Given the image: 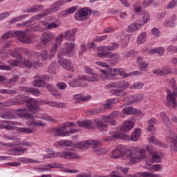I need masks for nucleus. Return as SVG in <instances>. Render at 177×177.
<instances>
[{
	"label": "nucleus",
	"mask_w": 177,
	"mask_h": 177,
	"mask_svg": "<svg viewBox=\"0 0 177 177\" xmlns=\"http://www.w3.org/2000/svg\"><path fill=\"white\" fill-rule=\"evenodd\" d=\"M122 160H129V164L133 165L137 162H140L142 160L146 158V149H140L138 147H131V150H126L122 153V150L115 149L112 151V158Z\"/></svg>",
	"instance_id": "f257e3e1"
},
{
	"label": "nucleus",
	"mask_w": 177,
	"mask_h": 177,
	"mask_svg": "<svg viewBox=\"0 0 177 177\" xmlns=\"http://www.w3.org/2000/svg\"><path fill=\"white\" fill-rule=\"evenodd\" d=\"M20 118H25L27 120L26 124L28 127H45L46 124L44 122L35 121V116L32 113H28V110L26 109H18V111L11 110L7 111L3 113H0L1 118L6 120H13L17 118V115Z\"/></svg>",
	"instance_id": "f03ea898"
},
{
	"label": "nucleus",
	"mask_w": 177,
	"mask_h": 177,
	"mask_svg": "<svg viewBox=\"0 0 177 177\" xmlns=\"http://www.w3.org/2000/svg\"><path fill=\"white\" fill-rule=\"evenodd\" d=\"M119 46L120 45H118L117 43H111L109 46H104L103 47V51L102 53H99L97 56L101 59H106L109 57V62L111 64H115L117 62L121 60L120 55L118 54H114L110 51L106 50H115V49H118Z\"/></svg>",
	"instance_id": "7ed1b4c3"
},
{
	"label": "nucleus",
	"mask_w": 177,
	"mask_h": 177,
	"mask_svg": "<svg viewBox=\"0 0 177 177\" xmlns=\"http://www.w3.org/2000/svg\"><path fill=\"white\" fill-rule=\"evenodd\" d=\"M86 145L88 146H91V149L93 151V153L94 154H96V156H103V154H106V150L104 149H102V147L100 145V141H97L96 140H86L85 142H79L77 144H75L73 145V147L75 149H86Z\"/></svg>",
	"instance_id": "20e7f679"
},
{
	"label": "nucleus",
	"mask_w": 177,
	"mask_h": 177,
	"mask_svg": "<svg viewBox=\"0 0 177 177\" xmlns=\"http://www.w3.org/2000/svg\"><path fill=\"white\" fill-rule=\"evenodd\" d=\"M17 122H13L10 120H3L1 122V126L0 129H6V131H14L17 129L18 133H32V129L28 127H16Z\"/></svg>",
	"instance_id": "39448f33"
},
{
	"label": "nucleus",
	"mask_w": 177,
	"mask_h": 177,
	"mask_svg": "<svg viewBox=\"0 0 177 177\" xmlns=\"http://www.w3.org/2000/svg\"><path fill=\"white\" fill-rule=\"evenodd\" d=\"M171 87L172 91L167 90L166 106L169 109H175V107H177V87L174 84H173Z\"/></svg>",
	"instance_id": "423d86ee"
},
{
	"label": "nucleus",
	"mask_w": 177,
	"mask_h": 177,
	"mask_svg": "<svg viewBox=\"0 0 177 177\" xmlns=\"http://www.w3.org/2000/svg\"><path fill=\"white\" fill-rule=\"evenodd\" d=\"M59 156L60 158H66L67 160H77L78 158H81V157H80L77 154L70 151H65L62 153L52 152L45 155L44 158H55V157H57Z\"/></svg>",
	"instance_id": "0eeeda50"
},
{
	"label": "nucleus",
	"mask_w": 177,
	"mask_h": 177,
	"mask_svg": "<svg viewBox=\"0 0 177 177\" xmlns=\"http://www.w3.org/2000/svg\"><path fill=\"white\" fill-rule=\"evenodd\" d=\"M55 39V35L52 32H46L42 35L40 42L36 46L37 49H44L50 45L52 39Z\"/></svg>",
	"instance_id": "6e6552de"
},
{
	"label": "nucleus",
	"mask_w": 177,
	"mask_h": 177,
	"mask_svg": "<svg viewBox=\"0 0 177 177\" xmlns=\"http://www.w3.org/2000/svg\"><path fill=\"white\" fill-rule=\"evenodd\" d=\"M74 46H75V42H66L64 44L62 48L60 49L58 55L59 56H67L71 57L73 56V50H74Z\"/></svg>",
	"instance_id": "1a4fd4ad"
},
{
	"label": "nucleus",
	"mask_w": 177,
	"mask_h": 177,
	"mask_svg": "<svg viewBox=\"0 0 177 177\" xmlns=\"http://www.w3.org/2000/svg\"><path fill=\"white\" fill-rule=\"evenodd\" d=\"M24 102L28 103V109L32 113H38L41 110V107H39L40 103L38 100H34L31 97H25Z\"/></svg>",
	"instance_id": "9d476101"
},
{
	"label": "nucleus",
	"mask_w": 177,
	"mask_h": 177,
	"mask_svg": "<svg viewBox=\"0 0 177 177\" xmlns=\"http://www.w3.org/2000/svg\"><path fill=\"white\" fill-rule=\"evenodd\" d=\"M86 81V76L83 75L82 76H79L76 79H73L68 82L69 86L72 88H77L78 86H86V84L85 82Z\"/></svg>",
	"instance_id": "9b49d317"
},
{
	"label": "nucleus",
	"mask_w": 177,
	"mask_h": 177,
	"mask_svg": "<svg viewBox=\"0 0 177 177\" xmlns=\"http://www.w3.org/2000/svg\"><path fill=\"white\" fill-rule=\"evenodd\" d=\"M88 12H89V13L92 12L91 8H87L80 9L76 14H75V19L79 21H85V20H88V19H89Z\"/></svg>",
	"instance_id": "f8f14e48"
},
{
	"label": "nucleus",
	"mask_w": 177,
	"mask_h": 177,
	"mask_svg": "<svg viewBox=\"0 0 177 177\" xmlns=\"http://www.w3.org/2000/svg\"><path fill=\"white\" fill-rule=\"evenodd\" d=\"M57 57L58 63L62 68L67 70V71H74V67L70 60L64 59L63 58V56H59V55H57Z\"/></svg>",
	"instance_id": "ddd939ff"
},
{
	"label": "nucleus",
	"mask_w": 177,
	"mask_h": 177,
	"mask_svg": "<svg viewBox=\"0 0 177 177\" xmlns=\"http://www.w3.org/2000/svg\"><path fill=\"white\" fill-rule=\"evenodd\" d=\"M21 63L27 68H37L38 67V62L31 59H21Z\"/></svg>",
	"instance_id": "4468645a"
},
{
	"label": "nucleus",
	"mask_w": 177,
	"mask_h": 177,
	"mask_svg": "<svg viewBox=\"0 0 177 177\" xmlns=\"http://www.w3.org/2000/svg\"><path fill=\"white\" fill-rule=\"evenodd\" d=\"M109 86H110V88H121L122 89H127V88H129V83L125 80H120L109 84Z\"/></svg>",
	"instance_id": "2eb2a0df"
},
{
	"label": "nucleus",
	"mask_w": 177,
	"mask_h": 177,
	"mask_svg": "<svg viewBox=\"0 0 177 177\" xmlns=\"http://www.w3.org/2000/svg\"><path fill=\"white\" fill-rule=\"evenodd\" d=\"M77 31H78L77 28L65 31L64 33V38H65V39H68V41H72V42H75V32H77Z\"/></svg>",
	"instance_id": "dca6fc26"
},
{
	"label": "nucleus",
	"mask_w": 177,
	"mask_h": 177,
	"mask_svg": "<svg viewBox=\"0 0 177 177\" xmlns=\"http://www.w3.org/2000/svg\"><path fill=\"white\" fill-rule=\"evenodd\" d=\"M94 122H95V127L97 128V129H99V131H100V132H104L107 131V127H109V124H107V123H106V122L103 120V118H102V120H100L99 119H95Z\"/></svg>",
	"instance_id": "f3484780"
},
{
	"label": "nucleus",
	"mask_w": 177,
	"mask_h": 177,
	"mask_svg": "<svg viewBox=\"0 0 177 177\" xmlns=\"http://www.w3.org/2000/svg\"><path fill=\"white\" fill-rule=\"evenodd\" d=\"M127 177H162L160 174H153L149 172H140V173H136L134 175L129 174L127 175Z\"/></svg>",
	"instance_id": "a211bd4d"
},
{
	"label": "nucleus",
	"mask_w": 177,
	"mask_h": 177,
	"mask_svg": "<svg viewBox=\"0 0 177 177\" xmlns=\"http://www.w3.org/2000/svg\"><path fill=\"white\" fill-rule=\"evenodd\" d=\"M56 133L58 136H68L67 134V124H62L56 129Z\"/></svg>",
	"instance_id": "6ab92c4d"
},
{
	"label": "nucleus",
	"mask_w": 177,
	"mask_h": 177,
	"mask_svg": "<svg viewBox=\"0 0 177 177\" xmlns=\"http://www.w3.org/2000/svg\"><path fill=\"white\" fill-rule=\"evenodd\" d=\"M10 151L13 153V156H21V154H24L27 151V148L14 147L10 149Z\"/></svg>",
	"instance_id": "aec40b11"
},
{
	"label": "nucleus",
	"mask_w": 177,
	"mask_h": 177,
	"mask_svg": "<svg viewBox=\"0 0 177 177\" xmlns=\"http://www.w3.org/2000/svg\"><path fill=\"white\" fill-rule=\"evenodd\" d=\"M133 128V123L129 120L124 122L120 128L122 132H129Z\"/></svg>",
	"instance_id": "412c9836"
},
{
	"label": "nucleus",
	"mask_w": 177,
	"mask_h": 177,
	"mask_svg": "<svg viewBox=\"0 0 177 177\" xmlns=\"http://www.w3.org/2000/svg\"><path fill=\"white\" fill-rule=\"evenodd\" d=\"M54 56H55V54L49 55V52H48V50H43L40 53V59L42 62H46V60H48V59H49V60H50V59H53Z\"/></svg>",
	"instance_id": "4be33fe9"
},
{
	"label": "nucleus",
	"mask_w": 177,
	"mask_h": 177,
	"mask_svg": "<svg viewBox=\"0 0 177 177\" xmlns=\"http://www.w3.org/2000/svg\"><path fill=\"white\" fill-rule=\"evenodd\" d=\"M160 117L163 124H165L167 128H172V123H171V120H169V118H168V116H167V113H165V112H161Z\"/></svg>",
	"instance_id": "5701e85b"
},
{
	"label": "nucleus",
	"mask_w": 177,
	"mask_h": 177,
	"mask_svg": "<svg viewBox=\"0 0 177 177\" xmlns=\"http://www.w3.org/2000/svg\"><path fill=\"white\" fill-rule=\"evenodd\" d=\"M45 6L44 5H34L28 8L26 12L28 13H34V12H40V10H43Z\"/></svg>",
	"instance_id": "b1692460"
},
{
	"label": "nucleus",
	"mask_w": 177,
	"mask_h": 177,
	"mask_svg": "<svg viewBox=\"0 0 177 177\" xmlns=\"http://www.w3.org/2000/svg\"><path fill=\"white\" fill-rule=\"evenodd\" d=\"M33 85L39 88L44 87L45 86V81L42 80L39 76H35Z\"/></svg>",
	"instance_id": "393cba45"
},
{
	"label": "nucleus",
	"mask_w": 177,
	"mask_h": 177,
	"mask_svg": "<svg viewBox=\"0 0 177 177\" xmlns=\"http://www.w3.org/2000/svg\"><path fill=\"white\" fill-rule=\"evenodd\" d=\"M77 124L79 127L82 128H86L89 129L92 127V121L91 120H84V121H77Z\"/></svg>",
	"instance_id": "a878e982"
},
{
	"label": "nucleus",
	"mask_w": 177,
	"mask_h": 177,
	"mask_svg": "<svg viewBox=\"0 0 177 177\" xmlns=\"http://www.w3.org/2000/svg\"><path fill=\"white\" fill-rule=\"evenodd\" d=\"M140 131L141 130L139 129H136L134 132L130 136L131 140H133V142H136V140L140 138V135L142 133Z\"/></svg>",
	"instance_id": "bb28decb"
},
{
	"label": "nucleus",
	"mask_w": 177,
	"mask_h": 177,
	"mask_svg": "<svg viewBox=\"0 0 177 177\" xmlns=\"http://www.w3.org/2000/svg\"><path fill=\"white\" fill-rule=\"evenodd\" d=\"M170 151L171 153H176L177 151V136L171 138Z\"/></svg>",
	"instance_id": "cd10ccee"
},
{
	"label": "nucleus",
	"mask_w": 177,
	"mask_h": 177,
	"mask_svg": "<svg viewBox=\"0 0 177 177\" xmlns=\"http://www.w3.org/2000/svg\"><path fill=\"white\" fill-rule=\"evenodd\" d=\"M48 104L50 107H57V109H64L65 107H67V104L64 102H48Z\"/></svg>",
	"instance_id": "c85d7f7f"
},
{
	"label": "nucleus",
	"mask_w": 177,
	"mask_h": 177,
	"mask_svg": "<svg viewBox=\"0 0 177 177\" xmlns=\"http://www.w3.org/2000/svg\"><path fill=\"white\" fill-rule=\"evenodd\" d=\"M17 161H19V162H23L24 164H34L37 162L34 159H31L26 157L19 158L17 159Z\"/></svg>",
	"instance_id": "c756f323"
},
{
	"label": "nucleus",
	"mask_w": 177,
	"mask_h": 177,
	"mask_svg": "<svg viewBox=\"0 0 177 177\" xmlns=\"http://www.w3.org/2000/svg\"><path fill=\"white\" fill-rule=\"evenodd\" d=\"M137 61L138 62V67L140 68H147V67L149 66V63L143 60V57H138Z\"/></svg>",
	"instance_id": "7c9ffc66"
},
{
	"label": "nucleus",
	"mask_w": 177,
	"mask_h": 177,
	"mask_svg": "<svg viewBox=\"0 0 177 177\" xmlns=\"http://www.w3.org/2000/svg\"><path fill=\"white\" fill-rule=\"evenodd\" d=\"M111 93H113V95H115V96H125L127 93L125 91L120 88H113L111 90Z\"/></svg>",
	"instance_id": "2f4dec72"
},
{
	"label": "nucleus",
	"mask_w": 177,
	"mask_h": 177,
	"mask_svg": "<svg viewBox=\"0 0 177 177\" xmlns=\"http://www.w3.org/2000/svg\"><path fill=\"white\" fill-rule=\"evenodd\" d=\"M23 103L21 101H19V100H8L5 102L4 106H15L17 104H22Z\"/></svg>",
	"instance_id": "473e14b6"
},
{
	"label": "nucleus",
	"mask_w": 177,
	"mask_h": 177,
	"mask_svg": "<svg viewBox=\"0 0 177 177\" xmlns=\"http://www.w3.org/2000/svg\"><path fill=\"white\" fill-rule=\"evenodd\" d=\"M124 102H127V104H133L136 103V95H130L124 98Z\"/></svg>",
	"instance_id": "72a5a7b5"
},
{
	"label": "nucleus",
	"mask_w": 177,
	"mask_h": 177,
	"mask_svg": "<svg viewBox=\"0 0 177 177\" xmlns=\"http://www.w3.org/2000/svg\"><path fill=\"white\" fill-rule=\"evenodd\" d=\"M122 111L124 114H136L138 113V110L133 107H125Z\"/></svg>",
	"instance_id": "f704fd0d"
},
{
	"label": "nucleus",
	"mask_w": 177,
	"mask_h": 177,
	"mask_svg": "<svg viewBox=\"0 0 177 177\" xmlns=\"http://www.w3.org/2000/svg\"><path fill=\"white\" fill-rule=\"evenodd\" d=\"M15 146H27L28 147H32V146H34V143L27 142L26 140H22V141H18L15 144Z\"/></svg>",
	"instance_id": "c9c22d12"
},
{
	"label": "nucleus",
	"mask_w": 177,
	"mask_h": 177,
	"mask_svg": "<svg viewBox=\"0 0 177 177\" xmlns=\"http://www.w3.org/2000/svg\"><path fill=\"white\" fill-rule=\"evenodd\" d=\"M86 81H88V82H100V79L96 75H91V76L86 77Z\"/></svg>",
	"instance_id": "e433bc0d"
},
{
	"label": "nucleus",
	"mask_w": 177,
	"mask_h": 177,
	"mask_svg": "<svg viewBox=\"0 0 177 177\" xmlns=\"http://www.w3.org/2000/svg\"><path fill=\"white\" fill-rule=\"evenodd\" d=\"M26 92H29V93H32L35 96H40L41 95V92H39V90L34 88H26Z\"/></svg>",
	"instance_id": "4c0bfd02"
},
{
	"label": "nucleus",
	"mask_w": 177,
	"mask_h": 177,
	"mask_svg": "<svg viewBox=\"0 0 177 177\" xmlns=\"http://www.w3.org/2000/svg\"><path fill=\"white\" fill-rule=\"evenodd\" d=\"M120 136L118 134H113L112 136L105 137L102 138L103 142H106V143H109V142H111L113 139H119Z\"/></svg>",
	"instance_id": "58836bf2"
},
{
	"label": "nucleus",
	"mask_w": 177,
	"mask_h": 177,
	"mask_svg": "<svg viewBox=\"0 0 177 177\" xmlns=\"http://www.w3.org/2000/svg\"><path fill=\"white\" fill-rule=\"evenodd\" d=\"M146 39H147L146 33H141L137 39V43L139 44H143V42H146Z\"/></svg>",
	"instance_id": "ea45409f"
},
{
	"label": "nucleus",
	"mask_w": 177,
	"mask_h": 177,
	"mask_svg": "<svg viewBox=\"0 0 177 177\" xmlns=\"http://www.w3.org/2000/svg\"><path fill=\"white\" fill-rule=\"evenodd\" d=\"M118 103V100L117 99H112L107 101V102L104 104V109L106 110L107 109H110L111 107V104Z\"/></svg>",
	"instance_id": "a19ab883"
},
{
	"label": "nucleus",
	"mask_w": 177,
	"mask_h": 177,
	"mask_svg": "<svg viewBox=\"0 0 177 177\" xmlns=\"http://www.w3.org/2000/svg\"><path fill=\"white\" fill-rule=\"evenodd\" d=\"M165 52V49L162 47H159L151 50V53H158L159 56H162Z\"/></svg>",
	"instance_id": "79ce46f5"
},
{
	"label": "nucleus",
	"mask_w": 177,
	"mask_h": 177,
	"mask_svg": "<svg viewBox=\"0 0 177 177\" xmlns=\"http://www.w3.org/2000/svg\"><path fill=\"white\" fill-rule=\"evenodd\" d=\"M175 21H176V15H174L171 17L169 20L167 21L166 24L170 27H174L175 26Z\"/></svg>",
	"instance_id": "37998d69"
},
{
	"label": "nucleus",
	"mask_w": 177,
	"mask_h": 177,
	"mask_svg": "<svg viewBox=\"0 0 177 177\" xmlns=\"http://www.w3.org/2000/svg\"><path fill=\"white\" fill-rule=\"evenodd\" d=\"M56 87L59 91H64L65 89H67V84L64 82H58L56 84Z\"/></svg>",
	"instance_id": "c03bdc74"
},
{
	"label": "nucleus",
	"mask_w": 177,
	"mask_h": 177,
	"mask_svg": "<svg viewBox=\"0 0 177 177\" xmlns=\"http://www.w3.org/2000/svg\"><path fill=\"white\" fill-rule=\"evenodd\" d=\"M151 162H161V157L156 152L151 155Z\"/></svg>",
	"instance_id": "a18cd8bd"
},
{
	"label": "nucleus",
	"mask_w": 177,
	"mask_h": 177,
	"mask_svg": "<svg viewBox=\"0 0 177 177\" xmlns=\"http://www.w3.org/2000/svg\"><path fill=\"white\" fill-rule=\"evenodd\" d=\"M57 143L59 146H66V147H71V146H73V142H71V141L69 140L58 141L57 142Z\"/></svg>",
	"instance_id": "49530a36"
},
{
	"label": "nucleus",
	"mask_w": 177,
	"mask_h": 177,
	"mask_svg": "<svg viewBox=\"0 0 177 177\" xmlns=\"http://www.w3.org/2000/svg\"><path fill=\"white\" fill-rule=\"evenodd\" d=\"M0 93L3 95H15L16 91L12 89H0Z\"/></svg>",
	"instance_id": "de8ad7c7"
},
{
	"label": "nucleus",
	"mask_w": 177,
	"mask_h": 177,
	"mask_svg": "<svg viewBox=\"0 0 177 177\" xmlns=\"http://www.w3.org/2000/svg\"><path fill=\"white\" fill-rule=\"evenodd\" d=\"M138 55V51L136 50H131L128 53H124V57H131L133 56H136Z\"/></svg>",
	"instance_id": "09e8293b"
},
{
	"label": "nucleus",
	"mask_w": 177,
	"mask_h": 177,
	"mask_svg": "<svg viewBox=\"0 0 177 177\" xmlns=\"http://www.w3.org/2000/svg\"><path fill=\"white\" fill-rule=\"evenodd\" d=\"M103 111L102 108H97L95 109H91L88 111V113L90 115H95V114H99Z\"/></svg>",
	"instance_id": "8fccbe9b"
},
{
	"label": "nucleus",
	"mask_w": 177,
	"mask_h": 177,
	"mask_svg": "<svg viewBox=\"0 0 177 177\" xmlns=\"http://www.w3.org/2000/svg\"><path fill=\"white\" fill-rule=\"evenodd\" d=\"M19 41H21V42H23L24 44H31V38L26 36V35L19 38Z\"/></svg>",
	"instance_id": "3c124183"
},
{
	"label": "nucleus",
	"mask_w": 177,
	"mask_h": 177,
	"mask_svg": "<svg viewBox=\"0 0 177 177\" xmlns=\"http://www.w3.org/2000/svg\"><path fill=\"white\" fill-rule=\"evenodd\" d=\"M144 85L142 82L135 83L130 86V89H140L143 88Z\"/></svg>",
	"instance_id": "603ef678"
},
{
	"label": "nucleus",
	"mask_w": 177,
	"mask_h": 177,
	"mask_svg": "<svg viewBox=\"0 0 177 177\" xmlns=\"http://www.w3.org/2000/svg\"><path fill=\"white\" fill-rule=\"evenodd\" d=\"M103 121L106 123L109 122V125H117V121L114 119H107L106 116L103 117Z\"/></svg>",
	"instance_id": "864d4df0"
},
{
	"label": "nucleus",
	"mask_w": 177,
	"mask_h": 177,
	"mask_svg": "<svg viewBox=\"0 0 177 177\" xmlns=\"http://www.w3.org/2000/svg\"><path fill=\"white\" fill-rule=\"evenodd\" d=\"M120 113L118 111H113L109 115L106 116L108 120H114V118H118Z\"/></svg>",
	"instance_id": "5fc2aeb1"
},
{
	"label": "nucleus",
	"mask_w": 177,
	"mask_h": 177,
	"mask_svg": "<svg viewBox=\"0 0 177 177\" xmlns=\"http://www.w3.org/2000/svg\"><path fill=\"white\" fill-rule=\"evenodd\" d=\"M12 37H15V35H13V32L9 31L2 35L1 39H9V38H12Z\"/></svg>",
	"instance_id": "6e6d98bb"
},
{
	"label": "nucleus",
	"mask_w": 177,
	"mask_h": 177,
	"mask_svg": "<svg viewBox=\"0 0 177 177\" xmlns=\"http://www.w3.org/2000/svg\"><path fill=\"white\" fill-rule=\"evenodd\" d=\"M172 72L171 71V67L165 66L162 70V74L164 75H167V74H171Z\"/></svg>",
	"instance_id": "4d7b16f0"
},
{
	"label": "nucleus",
	"mask_w": 177,
	"mask_h": 177,
	"mask_svg": "<svg viewBox=\"0 0 177 177\" xmlns=\"http://www.w3.org/2000/svg\"><path fill=\"white\" fill-rule=\"evenodd\" d=\"M110 71L111 75H120L121 68H111Z\"/></svg>",
	"instance_id": "13d9d810"
},
{
	"label": "nucleus",
	"mask_w": 177,
	"mask_h": 177,
	"mask_svg": "<svg viewBox=\"0 0 177 177\" xmlns=\"http://www.w3.org/2000/svg\"><path fill=\"white\" fill-rule=\"evenodd\" d=\"M13 34H14L13 35L14 37L15 35L16 37H19V38H21V37H24V35H26V32L21 31V30H17L14 32Z\"/></svg>",
	"instance_id": "bf43d9fd"
},
{
	"label": "nucleus",
	"mask_w": 177,
	"mask_h": 177,
	"mask_svg": "<svg viewBox=\"0 0 177 177\" xmlns=\"http://www.w3.org/2000/svg\"><path fill=\"white\" fill-rule=\"evenodd\" d=\"M86 52V46H85L84 44H82L81 47L80 48L79 55L82 56V55H84V53H85Z\"/></svg>",
	"instance_id": "052dcab7"
},
{
	"label": "nucleus",
	"mask_w": 177,
	"mask_h": 177,
	"mask_svg": "<svg viewBox=\"0 0 177 177\" xmlns=\"http://www.w3.org/2000/svg\"><path fill=\"white\" fill-rule=\"evenodd\" d=\"M10 56L15 57L16 59H21V55L17 50L10 53Z\"/></svg>",
	"instance_id": "680f3d73"
},
{
	"label": "nucleus",
	"mask_w": 177,
	"mask_h": 177,
	"mask_svg": "<svg viewBox=\"0 0 177 177\" xmlns=\"http://www.w3.org/2000/svg\"><path fill=\"white\" fill-rule=\"evenodd\" d=\"M49 168H62L63 167V165L60 163H50L47 165Z\"/></svg>",
	"instance_id": "e2e57ef3"
},
{
	"label": "nucleus",
	"mask_w": 177,
	"mask_h": 177,
	"mask_svg": "<svg viewBox=\"0 0 177 177\" xmlns=\"http://www.w3.org/2000/svg\"><path fill=\"white\" fill-rule=\"evenodd\" d=\"M151 171H158L162 169L161 165H153L151 168Z\"/></svg>",
	"instance_id": "0e129e2a"
},
{
	"label": "nucleus",
	"mask_w": 177,
	"mask_h": 177,
	"mask_svg": "<svg viewBox=\"0 0 177 177\" xmlns=\"http://www.w3.org/2000/svg\"><path fill=\"white\" fill-rule=\"evenodd\" d=\"M0 70H6V71H9V70H10V66L2 63V62L0 61Z\"/></svg>",
	"instance_id": "69168bd1"
},
{
	"label": "nucleus",
	"mask_w": 177,
	"mask_h": 177,
	"mask_svg": "<svg viewBox=\"0 0 177 177\" xmlns=\"http://www.w3.org/2000/svg\"><path fill=\"white\" fill-rule=\"evenodd\" d=\"M167 52H172V53H177V46H169L167 49Z\"/></svg>",
	"instance_id": "338daca9"
},
{
	"label": "nucleus",
	"mask_w": 177,
	"mask_h": 177,
	"mask_svg": "<svg viewBox=\"0 0 177 177\" xmlns=\"http://www.w3.org/2000/svg\"><path fill=\"white\" fill-rule=\"evenodd\" d=\"M177 3L175 1H171L169 2L167 6V9H174V8H175V6H176Z\"/></svg>",
	"instance_id": "774afa93"
}]
</instances>
